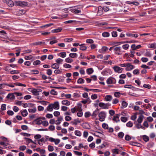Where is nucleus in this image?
<instances>
[{
    "mask_svg": "<svg viewBox=\"0 0 156 156\" xmlns=\"http://www.w3.org/2000/svg\"><path fill=\"white\" fill-rule=\"evenodd\" d=\"M21 114L23 116L25 117L28 114V112H27V110L26 109L23 110L21 112Z\"/></svg>",
    "mask_w": 156,
    "mask_h": 156,
    "instance_id": "obj_31",
    "label": "nucleus"
},
{
    "mask_svg": "<svg viewBox=\"0 0 156 156\" xmlns=\"http://www.w3.org/2000/svg\"><path fill=\"white\" fill-rule=\"evenodd\" d=\"M112 99V96L110 95H106L105 98V100L107 101H111Z\"/></svg>",
    "mask_w": 156,
    "mask_h": 156,
    "instance_id": "obj_18",
    "label": "nucleus"
},
{
    "mask_svg": "<svg viewBox=\"0 0 156 156\" xmlns=\"http://www.w3.org/2000/svg\"><path fill=\"white\" fill-rule=\"evenodd\" d=\"M38 102L41 103V104L43 105H47V103H48V102L47 101H38Z\"/></svg>",
    "mask_w": 156,
    "mask_h": 156,
    "instance_id": "obj_60",
    "label": "nucleus"
},
{
    "mask_svg": "<svg viewBox=\"0 0 156 156\" xmlns=\"http://www.w3.org/2000/svg\"><path fill=\"white\" fill-rule=\"evenodd\" d=\"M62 103L63 105H69L70 104V102L66 100H65L62 101Z\"/></svg>",
    "mask_w": 156,
    "mask_h": 156,
    "instance_id": "obj_22",
    "label": "nucleus"
},
{
    "mask_svg": "<svg viewBox=\"0 0 156 156\" xmlns=\"http://www.w3.org/2000/svg\"><path fill=\"white\" fill-rule=\"evenodd\" d=\"M99 120L101 122L104 121L106 117V113L105 112L102 111L98 113Z\"/></svg>",
    "mask_w": 156,
    "mask_h": 156,
    "instance_id": "obj_2",
    "label": "nucleus"
},
{
    "mask_svg": "<svg viewBox=\"0 0 156 156\" xmlns=\"http://www.w3.org/2000/svg\"><path fill=\"white\" fill-rule=\"evenodd\" d=\"M133 73L135 75H138L139 73V70L138 69L134 70L133 71Z\"/></svg>",
    "mask_w": 156,
    "mask_h": 156,
    "instance_id": "obj_61",
    "label": "nucleus"
},
{
    "mask_svg": "<svg viewBox=\"0 0 156 156\" xmlns=\"http://www.w3.org/2000/svg\"><path fill=\"white\" fill-rule=\"evenodd\" d=\"M5 85L8 86L10 87H14V86H22V87H26V85L25 84H23L21 83H20L18 82H16L14 83L13 84H8L7 83H6L5 84Z\"/></svg>",
    "mask_w": 156,
    "mask_h": 156,
    "instance_id": "obj_3",
    "label": "nucleus"
},
{
    "mask_svg": "<svg viewBox=\"0 0 156 156\" xmlns=\"http://www.w3.org/2000/svg\"><path fill=\"white\" fill-rule=\"evenodd\" d=\"M119 116L120 115L119 114H116L114 116V118L113 119V121H115L116 122L119 121L120 120L119 119Z\"/></svg>",
    "mask_w": 156,
    "mask_h": 156,
    "instance_id": "obj_15",
    "label": "nucleus"
},
{
    "mask_svg": "<svg viewBox=\"0 0 156 156\" xmlns=\"http://www.w3.org/2000/svg\"><path fill=\"white\" fill-rule=\"evenodd\" d=\"M134 66L132 65L130 63H127V66L126 68V69L127 71H130L132 69H133Z\"/></svg>",
    "mask_w": 156,
    "mask_h": 156,
    "instance_id": "obj_7",
    "label": "nucleus"
},
{
    "mask_svg": "<svg viewBox=\"0 0 156 156\" xmlns=\"http://www.w3.org/2000/svg\"><path fill=\"white\" fill-rule=\"evenodd\" d=\"M108 48L106 46H103L102 47L101 49L99 50V51L100 53H105V51L108 50Z\"/></svg>",
    "mask_w": 156,
    "mask_h": 156,
    "instance_id": "obj_11",
    "label": "nucleus"
},
{
    "mask_svg": "<svg viewBox=\"0 0 156 156\" xmlns=\"http://www.w3.org/2000/svg\"><path fill=\"white\" fill-rule=\"evenodd\" d=\"M35 121L36 122V124L38 125H40L43 123L42 121L39 118H38L35 120Z\"/></svg>",
    "mask_w": 156,
    "mask_h": 156,
    "instance_id": "obj_28",
    "label": "nucleus"
},
{
    "mask_svg": "<svg viewBox=\"0 0 156 156\" xmlns=\"http://www.w3.org/2000/svg\"><path fill=\"white\" fill-rule=\"evenodd\" d=\"M26 148V147L25 145L20 146L19 147V149L20 151H23L25 150Z\"/></svg>",
    "mask_w": 156,
    "mask_h": 156,
    "instance_id": "obj_52",
    "label": "nucleus"
},
{
    "mask_svg": "<svg viewBox=\"0 0 156 156\" xmlns=\"http://www.w3.org/2000/svg\"><path fill=\"white\" fill-rule=\"evenodd\" d=\"M53 108L55 109H58L59 108V105L58 102H55L54 104H52Z\"/></svg>",
    "mask_w": 156,
    "mask_h": 156,
    "instance_id": "obj_14",
    "label": "nucleus"
},
{
    "mask_svg": "<svg viewBox=\"0 0 156 156\" xmlns=\"http://www.w3.org/2000/svg\"><path fill=\"white\" fill-rule=\"evenodd\" d=\"M119 102V100L117 98H115L113 100L112 104H116Z\"/></svg>",
    "mask_w": 156,
    "mask_h": 156,
    "instance_id": "obj_59",
    "label": "nucleus"
},
{
    "mask_svg": "<svg viewBox=\"0 0 156 156\" xmlns=\"http://www.w3.org/2000/svg\"><path fill=\"white\" fill-rule=\"evenodd\" d=\"M53 109L52 104H49L48 106L47 107V110L48 111H52Z\"/></svg>",
    "mask_w": 156,
    "mask_h": 156,
    "instance_id": "obj_20",
    "label": "nucleus"
},
{
    "mask_svg": "<svg viewBox=\"0 0 156 156\" xmlns=\"http://www.w3.org/2000/svg\"><path fill=\"white\" fill-rule=\"evenodd\" d=\"M77 55L76 53H70L69 54V56L72 58H74L77 57Z\"/></svg>",
    "mask_w": 156,
    "mask_h": 156,
    "instance_id": "obj_35",
    "label": "nucleus"
},
{
    "mask_svg": "<svg viewBox=\"0 0 156 156\" xmlns=\"http://www.w3.org/2000/svg\"><path fill=\"white\" fill-rule=\"evenodd\" d=\"M143 116H140L137 119V122L138 123H141L142 122L143 120Z\"/></svg>",
    "mask_w": 156,
    "mask_h": 156,
    "instance_id": "obj_36",
    "label": "nucleus"
},
{
    "mask_svg": "<svg viewBox=\"0 0 156 156\" xmlns=\"http://www.w3.org/2000/svg\"><path fill=\"white\" fill-rule=\"evenodd\" d=\"M5 1L7 5L10 7H13L14 5L13 2L11 0H5Z\"/></svg>",
    "mask_w": 156,
    "mask_h": 156,
    "instance_id": "obj_10",
    "label": "nucleus"
},
{
    "mask_svg": "<svg viewBox=\"0 0 156 156\" xmlns=\"http://www.w3.org/2000/svg\"><path fill=\"white\" fill-rule=\"evenodd\" d=\"M51 67L54 69H58L59 68V65L57 63H55L51 66Z\"/></svg>",
    "mask_w": 156,
    "mask_h": 156,
    "instance_id": "obj_25",
    "label": "nucleus"
},
{
    "mask_svg": "<svg viewBox=\"0 0 156 156\" xmlns=\"http://www.w3.org/2000/svg\"><path fill=\"white\" fill-rule=\"evenodd\" d=\"M31 92L33 94L35 95H39V91L37 90V89H34L31 91Z\"/></svg>",
    "mask_w": 156,
    "mask_h": 156,
    "instance_id": "obj_23",
    "label": "nucleus"
},
{
    "mask_svg": "<svg viewBox=\"0 0 156 156\" xmlns=\"http://www.w3.org/2000/svg\"><path fill=\"white\" fill-rule=\"evenodd\" d=\"M103 9L101 6L98 7V10L97 14L98 16H100L103 13Z\"/></svg>",
    "mask_w": 156,
    "mask_h": 156,
    "instance_id": "obj_9",
    "label": "nucleus"
},
{
    "mask_svg": "<svg viewBox=\"0 0 156 156\" xmlns=\"http://www.w3.org/2000/svg\"><path fill=\"white\" fill-rule=\"evenodd\" d=\"M75 134L76 135L79 136H80L81 135V133L79 130H76L75 131Z\"/></svg>",
    "mask_w": 156,
    "mask_h": 156,
    "instance_id": "obj_42",
    "label": "nucleus"
},
{
    "mask_svg": "<svg viewBox=\"0 0 156 156\" xmlns=\"http://www.w3.org/2000/svg\"><path fill=\"white\" fill-rule=\"evenodd\" d=\"M50 93L53 95H56L58 94V92L54 89L51 90L50 92Z\"/></svg>",
    "mask_w": 156,
    "mask_h": 156,
    "instance_id": "obj_34",
    "label": "nucleus"
},
{
    "mask_svg": "<svg viewBox=\"0 0 156 156\" xmlns=\"http://www.w3.org/2000/svg\"><path fill=\"white\" fill-rule=\"evenodd\" d=\"M28 111L30 113H34L36 111V108H35L32 109H29Z\"/></svg>",
    "mask_w": 156,
    "mask_h": 156,
    "instance_id": "obj_38",
    "label": "nucleus"
},
{
    "mask_svg": "<svg viewBox=\"0 0 156 156\" xmlns=\"http://www.w3.org/2000/svg\"><path fill=\"white\" fill-rule=\"evenodd\" d=\"M62 30V29L61 28V27H59L58 29L52 30L51 31L52 33H58L60 32Z\"/></svg>",
    "mask_w": 156,
    "mask_h": 156,
    "instance_id": "obj_21",
    "label": "nucleus"
},
{
    "mask_svg": "<svg viewBox=\"0 0 156 156\" xmlns=\"http://www.w3.org/2000/svg\"><path fill=\"white\" fill-rule=\"evenodd\" d=\"M115 71L118 73H121L123 69L118 66H115L113 68Z\"/></svg>",
    "mask_w": 156,
    "mask_h": 156,
    "instance_id": "obj_8",
    "label": "nucleus"
},
{
    "mask_svg": "<svg viewBox=\"0 0 156 156\" xmlns=\"http://www.w3.org/2000/svg\"><path fill=\"white\" fill-rule=\"evenodd\" d=\"M144 140L146 142H147L149 140V137L147 136L144 135L143 136Z\"/></svg>",
    "mask_w": 156,
    "mask_h": 156,
    "instance_id": "obj_33",
    "label": "nucleus"
},
{
    "mask_svg": "<svg viewBox=\"0 0 156 156\" xmlns=\"http://www.w3.org/2000/svg\"><path fill=\"white\" fill-rule=\"evenodd\" d=\"M122 107H121L122 108L126 107L128 103L126 102L125 101H122Z\"/></svg>",
    "mask_w": 156,
    "mask_h": 156,
    "instance_id": "obj_37",
    "label": "nucleus"
},
{
    "mask_svg": "<svg viewBox=\"0 0 156 156\" xmlns=\"http://www.w3.org/2000/svg\"><path fill=\"white\" fill-rule=\"evenodd\" d=\"M6 98H10L11 100H14L15 98V96L12 94H9L7 95Z\"/></svg>",
    "mask_w": 156,
    "mask_h": 156,
    "instance_id": "obj_19",
    "label": "nucleus"
},
{
    "mask_svg": "<svg viewBox=\"0 0 156 156\" xmlns=\"http://www.w3.org/2000/svg\"><path fill=\"white\" fill-rule=\"evenodd\" d=\"M126 126L128 127H131L133 126V124L131 121H129L126 124Z\"/></svg>",
    "mask_w": 156,
    "mask_h": 156,
    "instance_id": "obj_48",
    "label": "nucleus"
},
{
    "mask_svg": "<svg viewBox=\"0 0 156 156\" xmlns=\"http://www.w3.org/2000/svg\"><path fill=\"white\" fill-rule=\"evenodd\" d=\"M72 12H73L75 13L76 14H77L80 12L81 11L78 9H72Z\"/></svg>",
    "mask_w": 156,
    "mask_h": 156,
    "instance_id": "obj_39",
    "label": "nucleus"
},
{
    "mask_svg": "<svg viewBox=\"0 0 156 156\" xmlns=\"http://www.w3.org/2000/svg\"><path fill=\"white\" fill-rule=\"evenodd\" d=\"M63 120V118L62 117L60 116L58 117V120L56 121V122L55 123V124L56 125L59 124L61 121Z\"/></svg>",
    "mask_w": 156,
    "mask_h": 156,
    "instance_id": "obj_24",
    "label": "nucleus"
},
{
    "mask_svg": "<svg viewBox=\"0 0 156 156\" xmlns=\"http://www.w3.org/2000/svg\"><path fill=\"white\" fill-rule=\"evenodd\" d=\"M84 44H82L80 45V49L82 51L85 50L87 49V47L85 46L84 45Z\"/></svg>",
    "mask_w": 156,
    "mask_h": 156,
    "instance_id": "obj_30",
    "label": "nucleus"
},
{
    "mask_svg": "<svg viewBox=\"0 0 156 156\" xmlns=\"http://www.w3.org/2000/svg\"><path fill=\"white\" fill-rule=\"evenodd\" d=\"M26 12V11L23 9L19 10L16 12V15L18 16H20L25 14Z\"/></svg>",
    "mask_w": 156,
    "mask_h": 156,
    "instance_id": "obj_13",
    "label": "nucleus"
},
{
    "mask_svg": "<svg viewBox=\"0 0 156 156\" xmlns=\"http://www.w3.org/2000/svg\"><path fill=\"white\" fill-rule=\"evenodd\" d=\"M129 47V45L128 44H124L122 45V47L125 50H127Z\"/></svg>",
    "mask_w": 156,
    "mask_h": 156,
    "instance_id": "obj_43",
    "label": "nucleus"
},
{
    "mask_svg": "<svg viewBox=\"0 0 156 156\" xmlns=\"http://www.w3.org/2000/svg\"><path fill=\"white\" fill-rule=\"evenodd\" d=\"M106 82L108 84H115L116 83V80L115 78L110 77L107 79Z\"/></svg>",
    "mask_w": 156,
    "mask_h": 156,
    "instance_id": "obj_5",
    "label": "nucleus"
},
{
    "mask_svg": "<svg viewBox=\"0 0 156 156\" xmlns=\"http://www.w3.org/2000/svg\"><path fill=\"white\" fill-rule=\"evenodd\" d=\"M47 74L49 76L52 74V70L51 69H48L47 70Z\"/></svg>",
    "mask_w": 156,
    "mask_h": 156,
    "instance_id": "obj_64",
    "label": "nucleus"
},
{
    "mask_svg": "<svg viewBox=\"0 0 156 156\" xmlns=\"http://www.w3.org/2000/svg\"><path fill=\"white\" fill-rule=\"evenodd\" d=\"M65 119L66 121H69L72 120V118L69 116H66L65 117Z\"/></svg>",
    "mask_w": 156,
    "mask_h": 156,
    "instance_id": "obj_62",
    "label": "nucleus"
},
{
    "mask_svg": "<svg viewBox=\"0 0 156 156\" xmlns=\"http://www.w3.org/2000/svg\"><path fill=\"white\" fill-rule=\"evenodd\" d=\"M22 105H23V106L24 108H26V107H28V105H31V106H32L33 105H34L30 103V104H27V103H23Z\"/></svg>",
    "mask_w": 156,
    "mask_h": 156,
    "instance_id": "obj_45",
    "label": "nucleus"
},
{
    "mask_svg": "<svg viewBox=\"0 0 156 156\" xmlns=\"http://www.w3.org/2000/svg\"><path fill=\"white\" fill-rule=\"evenodd\" d=\"M41 63V62L40 60H37L34 61L33 62V65L34 66L40 64Z\"/></svg>",
    "mask_w": 156,
    "mask_h": 156,
    "instance_id": "obj_50",
    "label": "nucleus"
},
{
    "mask_svg": "<svg viewBox=\"0 0 156 156\" xmlns=\"http://www.w3.org/2000/svg\"><path fill=\"white\" fill-rule=\"evenodd\" d=\"M84 80L81 78H79L77 80V83H83L84 82Z\"/></svg>",
    "mask_w": 156,
    "mask_h": 156,
    "instance_id": "obj_40",
    "label": "nucleus"
},
{
    "mask_svg": "<svg viewBox=\"0 0 156 156\" xmlns=\"http://www.w3.org/2000/svg\"><path fill=\"white\" fill-rule=\"evenodd\" d=\"M53 114L55 117H58L60 115V112L58 111H55L54 112Z\"/></svg>",
    "mask_w": 156,
    "mask_h": 156,
    "instance_id": "obj_57",
    "label": "nucleus"
},
{
    "mask_svg": "<svg viewBox=\"0 0 156 156\" xmlns=\"http://www.w3.org/2000/svg\"><path fill=\"white\" fill-rule=\"evenodd\" d=\"M99 109L97 108L94 112L93 114L91 115V116L95 118L96 117L98 114V113Z\"/></svg>",
    "mask_w": 156,
    "mask_h": 156,
    "instance_id": "obj_17",
    "label": "nucleus"
},
{
    "mask_svg": "<svg viewBox=\"0 0 156 156\" xmlns=\"http://www.w3.org/2000/svg\"><path fill=\"white\" fill-rule=\"evenodd\" d=\"M93 72L94 70L92 68H89L87 70V72L88 74H90L92 73Z\"/></svg>",
    "mask_w": 156,
    "mask_h": 156,
    "instance_id": "obj_29",
    "label": "nucleus"
},
{
    "mask_svg": "<svg viewBox=\"0 0 156 156\" xmlns=\"http://www.w3.org/2000/svg\"><path fill=\"white\" fill-rule=\"evenodd\" d=\"M114 50L115 52V53L119 55L122 54L123 52H125L124 51L121 50V47H116L114 48Z\"/></svg>",
    "mask_w": 156,
    "mask_h": 156,
    "instance_id": "obj_4",
    "label": "nucleus"
},
{
    "mask_svg": "<svg viewBox=\"0 0 156 156\" xmlns=\"http://www.w3.org/2000/svg\"><path fill=\"white\" fill-rule=\"evenodd\" d=\"M120 93L119 92H115L114 93V96L117 98H119L120 96Z\"/></svg>",
    "mask_w": 156,
    "mask_h": 156,
    "instance_id": "obj_56",
    "label": "nucleus"
},
{
    "mask_svg": "<svg viewBox=\"0 0 156 156\" xmlns=\"http://www.w3.org/2000/svg\"><path fill=\"white\" fill-rule=\"evenodd\" d=\"M48 149L50 151H52L54 150L53 147L51 145H48Z\"/></svg>",
    "mask_w": 156,
    "mask_h": 156,
    "instance_id": "obj_53",
    "label": "nucleus"
},
{
    "mask_svg": "<svg viewBox=\"0 0 156 156\" xmlns=\"http://www.w3.org/2000/svg\"><path fill=\"white\" fill-rule=\"evenodd\" d=\"M131 138L130 136L128 135H126L125 137V139L127 141L130 140Z\"/></svg>",
    "mask_w": 156,
    "mask_h": 156,
    "instance_id": "obj_63",
    "label": "nucleus"
},
{
    "mask_svg": "<svg viewBox=\"0 0 156 156\" xmlns=\"http://www.w3.org/2000/svg\"><path fill=\"white\" fill-rule=\"evenodd\" d=\"M28 5V2H26L22 1H16L15 2V5L16 6L24 7Z\"/></svg>",
    "mask_w": 156,
    "mask_h": 156,
    "instance_id": "obj_1",
    "label": "nucleus"
},
{
    "mask_svg": "<svg viewBox=\"0 0 156 156\" xmlns=\"http://www.w3.org/2000/svg\"><path fill=\"white\" fill-rule=\"evenodd\" d=\"M121 120L123 122H126L127 121V119L126 117H122L121 118Z\"/></svg>",
    "mask_w": 156,
    "mask_h": 156,
    "instance_id": "obj_49",
    "label": "nucleus"
},
{
    "mask_svg": "<svg viewBox=\"0 0 156 156\" xmlns=\"http://www.w3.org/2000/svg\"><path fill=\"white\" fill-rule=\"evenodd\" d=\"M102 35L103 37H107L109 36V34L108 32H105L102 33Z\"/></svg>",
    "mask_w": 156,
    "mask_h": 156,
    "instance_id": "obj_47",
    "label": "nucleus"
},
{
    "mask_svg": "<svg viewBox=\"0 0 156 156\" xmlns=\"http://www.w3.org/2000/svg\"><path fill=\"white\" fill-rule=\"evenodd\" d=\"M148 48H152L153 49H155L156 48V44H149L148 45Z\"/></svg>",
    "mask_w": 156,
    "mask_h": 156,
    "instance_id": "obj_26",
    "label": "nucleus"
},
{
    "mask_svg": "<svg viewBox=\"0 0 156 156\" xmlns=\"http://www.w3.org/2000/svg\"><path fill=\"white\" fill-rule=\"evenodd\" d=\"M126 34L127 36L130 37H134L135 38H136L138 36V35L137 34H133L129 33H127Z\"/></svg>",
    "mask_w": 156,
    "mask_h": 156,
    "instance_id": "obj_16",
    "label": "nucleus"
},
{
    "mask_svg": "<svg viewBox=\"0 0 156 156\" xmlns=\"http://www.w3.org/2000/svg\"><path fill=\"white\" fill-rule=\"evenodd\" d=\"M63 66L66 68H69L72 67L71 65L66 63L64 64L63 65Z\"/></svg>",
    "mask_w": 156,
    "mask_h": 156,
    "instance_id": "obj_54",
    "label": "nucleus"
},
{
    "mask_svg": "<svg viewBox=\"0 0 156 156\" xmlns=\"http://www.w3.org/2000/svg\"><path fill=\"white\" fill-rule=\"evenodd\" d=\"M59 54L61 55L60 56L62 58H64L66 56V54L65 52H62Z\"/></svg>",
    "mask_w": 156,
    "mask_h": 156,
    "instance_id": "obj_44",
    "label": "nucleus"
},
{
    "mask_svg": "<svg viewBox=\"0 0 156 156\" xmlns=\"http://www.w3.org/2000/svg\"><path fill=\"white\" fill-rule=\"evenodd\" d=\"M63 61V60L60 58H58L56 60V62L57 63V64L58 65L59 64H60V63L62 62Z\"/></svg>",
    "mask_w": 156,
    "mask_h": 156,
    "instance_id": "obj_55",
    "label": "nucleus"
},
{
    "mask_svg": "<svg viewBox=\"0 0 156 156\" xmlns=\"http://www.w3.org/2000/svg\"><path fill=\"white\" fill-rule=\"evenodd\" d=\"M99 106L103 109L107 108L108 107L111 106V104L109 103L105 104L102 102H100L99 104Z\"/></svg>",
    "mask_w": 156,
    "mask_h": 156,
    "instance_id": "obj_6",
    "label": "nucleus"
},
{
    "mask_svg": "<svg viewBox=\"0 0 156 156\" xmlns=\"http://www.w3.org/2000/svg\"><path fill=\"white\" fill-rule=\"evenodd\" d=\"M45 44V42H43L42 41H38L32 44L34 45H41V44Z\"/></svg>",
    "mask_w": 156,
    "mask_h": 156,
    "instance_id": "obj_32",
    "label": "nucleus"
},
{
    "mask_svg": "<svg viewBox=\"0 0 156 156\" xmlns=\"http://www.w3.org/2000/svg\"><path fill=\"white\" fill-rule=\"evenodd\" d=\"M72 123L75 125H77L78 123H80V121L78 119H74L73 121H72Z\"/></svg>",
    "mask_w": 156,
    "mask_h": 156,
    "instance_id": "obj_27",
    "label": "nucleus"
},
{
    "mask_svg": "<svg viewBox=\"0 0 156 156\" xmlns=\"http://www.w3.org/2000/svg\"><path fill=\"white\" fill-rule=\"evenodd\" d=\"M141 47V45H138L136 46L134 44H132L131 46V48L133 50H134L140 48Z\"/></svg>",
    "mask_w": 156,
    "mask_h": 156,
    "instance_id": "obj_12",
    "label": "nucleus"
},
{
    "mask_svg": "<svg viewBox=\"0 0 156 156\" xmlns=\"http://www.w3.org/2000/svg\"><path fill=\"white\" fill-rule=\"evenodd\" d=\"M141 61L144 62H147L148 60V59L147 58H145V57H143L141 59Z\"/></svg>",
    "mask_w": 156,
    "mask_h": 156,
    "instance_id": "obj_58",
    "label": "nucleus"
},
{
    "mask_svg": "<svg viewBox=\"0 0 156 156\" xmlns=\"http://www.w3.org/2000/svg\"><path fill=\"white\" fill-rule=\"evenodd\" d=\"M124 133L122 132H120L118 133V136L119 137L122 138L124 136Z\"/></svg>",
    "mask_w": 156,
    "mask_h": 156,
    "instance_id": "obj_51",
    "label": "nucleus"
},
{
    "mask_svg": "<svg viewBox=\"0 0 156 156\" xmlns=\"http://www.w3.org/2000/svg\"><path fill=\"white\" fill-rule=\"evenodd\" d=\"M136 127L138 129L140 128H142L144 129H145V128L143 127L140 123L137 124L136 125Z\"/></svg>",
    "mask_w": 156,
    "mask_h": 156,
    "instance_id": "obj_41",
    "label": "nucleus"
},
{
    "mask_svg": "<svg viewBox=\"0 0 156 156\" xmlns=\"http://www.w3.org/2000/svg\"><path fill=\"white\" fill-rule=\"evenodd\" d=\"M73 61V60L72 59H70L69 58H67L65 59V62L69 63H71Z\"/></svg>",
    "mask_w": 156,
    "mask_h": 156,
    "instance_id": "obj_46",
    "label": "nucleus"
}]
</instances>
